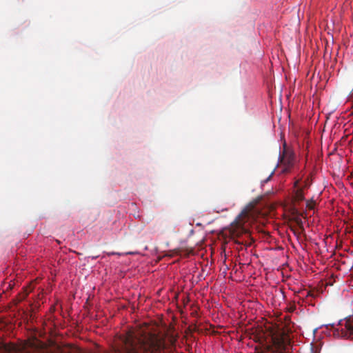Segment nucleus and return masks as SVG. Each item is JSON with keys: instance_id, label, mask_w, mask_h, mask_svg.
Returning <instances> with one entry per match:
<instances>
[{"instance_id": "f257e3e1", "label": "nucleus", "mask_w": 353, "mask_h": 353, "mask_svg": "<svg viewBox=\"0 0 353 353\" xmlns=\"http://www.w3.org/2000/svg\"><path fill=\"white\" fill-rule=\"evenodd\" d=\"M123 350L119 353H159L164 348V340L155 334H148L142 338L128 332L122 338Z\"/></svg>"}, {"instance_id": "9b49d317", "label": "nucleus", "mask_w": 353, "mask_h": 353, "mask_svg": "<svg viewBox=\"0 0 353 353\" xmlns=\"http://www.w3.org/2000/svg\"><path fill=\"white\" fill-rule=\"evenodd\" d=\"M307 296H313V294H312L310 292H307Z\"/></svg>"}, {"instance_id": "20e7f679", "label": "nucleus", "mask_w": 353, "mask_h": 353, "mask_svg": "<svg viewBox=\"0 0 353 353\" xmlns=\"http://www.w3.org/2000/svg\"><path fill=\"white\" fill-rule=\"evenodd\" d=\"M334 335L353 339V316L341 321L339 323V327L334 330Z\"/></svg>"}, {"instance_id": "0eeeda50", "label": "nucleus", "mask_w": 353, "mask_h": 353, "mask_svg": "<svg viewBox=\"0 0 353 353\" xmlns=\"http://www.w3.org/2000/svg\"><path fill=\"white\" fill-rule=\"evenodd\" d=\"M314 205H315V203L312 201H307V208L308 209H310V210L313 209L314 207Z\"/></svg>"}, {"instance_id": "39448f33", "label": "nucleus", "mask_w": 353, "mask_h": 353, "mask_svg": "<svg viewBox=\"0 0 353 353\" xmlns=\"http://www.w3.org/2000/svg\"><path fill=\"white\" fill-rule=\"evenodd\" d=\"M301 179H297L294 183V187L296 188L294 192V199L297 201H301L304 199L303 188L299 187Z\"/></svg>"}, {"instance_id": "6e6552de", "label": "nucleus", "mask_w": 353, "mask_h": 353, "mask_svg": "<svg viewBox=\"0 0 353 353\" xmlns=\"http://www.w3.org/2000/svg\"><path fill=\"white\" fill-rule=\"evenodd\" d=\"M296 223L298 224V225L301 228H303V221H301V219H296Z\"/></svg>"}, {"instance_id": "7ed1b4c3", "label": "nucleus", "mask_w": 353, "mask_h": 353, "mask_svg": "<svg viewBox=\"0 0 353 353\" xmlns=\"http://www.w3.org/2000/svg\"><path fill=\"white\" fill-rule=\"evenodd\" d=\"M298 162L299 159L294 150L284 142L283 149L279 153L277 165V167L281 169V173L283 174L292 173L296 167Z\"/></svg>"}, {"instance_id": "423d86ee", "label": "nucleus", "mask_w": 353, "mask_h": 353, "mask_svg": "<svg viewBox=\"0 0 353 353\" xmlns=\"http://www.w3.org/2000/svg\"><path fill=\"white\" fill-rule=\"evenodd\" d=\"M32 290V288H30L29 290H28V288H25L23 292L19 293L18 296L16 297V299L14 300V303L17 305L19 303L23 301Z\"/></svg>"}, {"instance_id": "f03ea898", "label": "nucleus", "mask_w": 353, "mask_h": 353, "mask_svg": "<svg viewBox=\"0 0 353 353\" xmlns=\"http://www.w3.org/2000/svg\"><path fill=\"white\" fill-rule=\"evenodd\" d=\"M252 208L250 205L245 208L232 224L231 235L235 243L246 247L250 246L252 242L248 225H245L254 216Z\"/></svg>"}, {"instance_id": "1a4fd4ad", "label": "nucleus", "mask_w": 353, "mask_h": 353, "mask_svg": "<svg viewBox=\"0 0 353 353\" xmlns=\"http://www.w3.org/2000/svg\"><path fill=\"white\" fill-rule=\"evenodd\" d=\"M310 185L309 183L307 182V179L304 181V185L302 187L303 188H307Z\"/></svg>"}, {"instance_id": "9d476101", "label": "nucleus", "mask_w": 353, "mask_h": 353, "mask_svg": "<svg viewBox=\"0 0 353 353\" xmlns=\"http://www.w3.org/2000/svg\"><path fill=\"white\" fill-rule=\"evenodd\" d=\"M273 173H274V172H272L271 173V174L269 176V177L267 179V180H266V181H268V180L272 177V176Z\"/></svg>"}]
</instances>
